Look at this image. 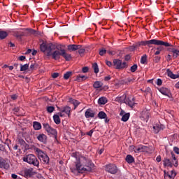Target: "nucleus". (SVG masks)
I'll use <instances>...</instances> for the list:
<instances>
[{"label":"nucleus","instance_id":"nucleus-30","mask_svg":"<svg viewBox=\"0 0 179 179\" xmlns=\"http://www.w3.org/2000/svg\"><path fill=\"white\" fill-rule=\"evenodd\" d=\"M98 118H99V120H104L107 118V114L104 113V111H100L98 113Z\"/></svg>","mask_w":179,"mask_h":179},{"label":"nucleus","instance_id":"nucleus-19","mask_svg":"<svg viewBox=\"0 0 179 179\" xmlns=\"http://www.w3.org/2000/svg\"><path fill=\"white\" fill-rule=\"evenodd\" d=\"M37 139L38 141H39V142H41L42 143H47V136H45V134H39L37 136Z\"/></svg>","mask_w":179,"mask_h":179},{"label":"nucleus","instance_id":"nucleus-4","mask_svg":"<svg viewBox=\"0 0 179 179\" xmlns=\"http://www.w3.org/2000/svg\"><path fill=\"white\" fill-rule=\"evenodd\" d=\"M117 101H119V103H124L127 106L131 107V108H134L135 106H136V103H135V98L127 99V94H124L120 98H117Z\"/></svg>","mask_w":179,"mask_h":179},{"label":"nucleus","instance_id":"nucleus-20","mask_svg":"<svg viewBox=\"0 0 179 179\" xmlns=\"http://www.w3.org/2000/svg\"><path fill=\"white\" fill-rule=\"evenodd\" d=\"M159 92H160V93H162V94H163L164 96H169L170 93V90L166 87H162L159 89Z\"/></svg>","mask_w":179,"mask_h":179},{"label":"nucleus","instance_id":"nucleus-62","mask_svg":"<svg viewBox=\"0 0 179 179\" xmlns=\"http://www.w3.org/2000/svg\"><path fill=\"white\" fill-rule=\"evenodd\" d=\"M11 177H12V178H13V179H16V178H17V175H16V174H15V173H13V174L11 175Z\"/></svg>","mask_w":179,"mask_h":179},{"label":"nucleus","instance_id":"nucleus-42","mask_svg":"<svg viewBox=\"0 0 179 179\" xmlns=\"http://www.w3.org/2000/svg\"><path fill=\"white\" fill-rule=\"evenodd\" d=\"M73 157H75V159H76V162H78V160H79V157L81 156L79 152H73L72 154Z\"/></svg>","mask_w":179,"mask_h":179},{"label":"nucleus","instance_id":"nucleus-27","mask_svg":"<svg viewBox=\"0 0 179 179\" xmlns=\"http://www.w3.org/2000/svg\"><path fill=\"white\" fill-rule=\"evenodd\" d=\"M86 79H87V76L80 74L76 77L77 82H83V80H86Z\"/></svg>","mask_w":179,"mask_h":179},{"label":"nucleus","instance_id":"nucleus-32","mask_svg":"<svg viewBox=\"0 0 179 179\" xmlns=\"http://www.w3.org/2000/svg\"><path fill=\"white\" fill-rule=\"evenodd\" d=\"M8 37V32L5 31H0V40H3Z\"/></svg>","mask_w":179,"mask_h":179},{"label":"nucleus","instance_id":"nucleus-9","mask_svg":"<svg viewBox=\"0 0 179 179\" xmlns=\"http://www.w3.org/2000/svg\"><path fill=\"white\" fill-rule=\"evenodd\" d=\"M105 169L106 171L110 173V174H117L118 172V168L114 164L106 165Z\"/></svg>","mask_w":179,"mask_h":179},{"label":"nucleus","instance_id":"nucleus-38","mask_svg":"<svg viewBox=\"0 0 179 179\" xmlns=\"http://www.w3.org/2000/svg\"><path fill=\"white\" fill-rule=\"evenodd\" d=\"M92 68L94 69V73H99V65H97V63H94L92 64Z\"/></svg>","mask_w":179,"mask_h":179},{"label":"nucleus","instance_id":"nucleus-33","mask_svg":"<svg viewBox=\"0 0 179 179\" xmlns=\"http://www.w3.org/2000/svg\"><path fill=\"white\" fill-rule=\"evenodd\" d=\"M20 66L21 72H24V71H27V69H29V64H20Z\"/></svg>","mask_w":179,"mask_h":179},{"label":"nucleus","instance_id":"nucleus-48","mask_svg":"<svg viewBox=\"0 0 179 179\" xmlns=\"http://www.w3.org/2000/svg\"><path fill=\"white\" fill-rule=\"evenodd\" d=\"M58 76H59V73H53L52 74V78H53V79H57V78H58Z\"/></svg>","mask_w":179,"mask_h":179},{"label":"nucleus","instance_id":"nucleus-14","mask_svg":"<svg viewBox=\"0 0 179 179\" xmlns=\"http://www.w3.org/2000/svg\"><path fill=\"white\" fill-rule=\"evenodd\" d=\"M10 165H9V162H6L5 159L0 157V169H4L5 170H8L10 169Z\"/></svg>","mask_w":179,"mask_h":179},{"label":"nucleus","instance_id":"nucleus-59","mask_svg":"<svg viewBox=\"0 0 179 179\" xmlns=\"http://www.w3.org/2000/svg\"><path fill=\"white\" fill-rule=\"evenodd\" d=\"M110 79H111V76H107L104 78V80H106V82L110 80Z\"/></svg>","mask_w":179,"mask_h":179},{"label":"nucleus","instance_id":"nucleus-41","mask_svg":"<svg viewBox=\"0 0 179 179\" xmlns=\"http://www.w3.org/2000/svg\"><path fill=\"white\" fill-rule=\"evenodd\" d=\"M137 70H138V65H137V64H134V65L131 66V68H130V71H131V72H132V73L136 72Z\"/></svg>","mask_w":179,"mask_h":179},{"label":"nucleus","instance_id":"nucleus-2","mask_svg":"<svg viewBox=\"0 0 179 179\" xmlns=\"http://www.w3.org/2000/svg\"><path fill=\"white\" fill-rule=\"evenodd\" d=\"M94 168V164L87 156L80 155L76 162V168L71 169V172L76 176L83 174V173H90Z\"/></svg>","mask_w":179,"mask_h":179},{"label":"nucleus","instance_id":"nucleus-54","mask_svg":"<svg viewBox=\"0 0 179 179\" xmlns=\"http://www.w3.org/2000/svg\"><path fill=\"white\" fill-rule=\"evenodd\" d=\"M78 50L79 54H85V49L80 48V49H78Z\"/></svg>","mask_w":179,"mask_h":179},{"label":"nucleus","instance_id":"nucleus-13","mask_svg":"<svg viewBox=\"0 0 179 179\" xmlns=\"http://www.w3.org/2000/svg\"><path fill=\"white\" fill-rule=\"evenodd\" d=\"M33 168H25L24 169V177L25 178H31L34 176V171H33Z\"/></svg>","mask_w":179,"mask_h":179},{"label":"nucleus","instance_id":"nucleus-6","mask_svg":"<svg viewBox=\"0 0 179 179\" xmlns=\"http://www.w3.org/2000/svg\"><path fill=\"white\" fill-rule=\"evenodd\" d=\"M164 44H161V45H163L164 47H168L166 50L169 51V52L173 53V59H176V58L179 57V50L176 48V46H174L173 44L169 43V42H164Z\"/></svg>","mask_w":179,"mask_h":179},{"label":"nucleus","instance_id":"nucleus-43","mask_svg":"<svg viewBox=\"0 0 179 179\" xmlns=\"http://www.w3.org/2000/svg\"><path fill=\"white\" fill-rule=\"evenodd\" d=\"M129 150L130 151V152H134V153H136V146H135V145H130L129 147Z\"/></svg>","mask_w":179,"mask_h":179},{"label":"nucleus","instance_id":"nucleus-18","mask_svg":"<svg viewBox=\"0 0 179 179\" xmlns=\"http://www.w3.org/2000/svg\"><path fill=\"white\" fill-rule=\"evenodd\" d=\"M94 115H96V114L94 113V112H93V110H92L91 108L87 109V110L85 113V118H94Z\"/></svg>","mask_w":179,"mask_h":179},{"label":"nucleus","instance_id":"nucleus-10","mask_svg":"<svg viewBox=\"0 0 179 179\" xmlns=\"http://www.w3.org/2000/svg\"><path fill=\"white\" fill-rule=\"evenodd\" d=\"M113 65L116 66V69H124V68H127V62H124L122 63V61L117 59L113 60Z\"/></svg>","mask_w":179,"mask_h":179},{"label":"nucleus","instance_id":"nucleus-22","mask_svg":"<svg viewBox=\"0 0 179 179\" xmlns=\"http://www.w3.org/2000/svg\"><path fill=\"white\" fill-rule=\"evenodd\" d=\"M59 111L61 113H65V114H67L69 117V114L71 113V107L64 106V107L62 108L61 109H59Z\"/></svg>","mask_w":179,"mask_h":179},{"label":"nucleus","instance_id":"nucleus-57","mask_svg":"<svg viewBox=\"0 0 179 179\" xmlns=\"http://www.w3.org/2000/svg\"><path fill=\"white\" fill-rule=\"evenodd\" d=\"M18 59H19L20 61H24V59H26V56H20V57H18Z\"/></svg>","mask_w":179,"mask_h":179},{"label":"nucleus","instance_id":"nucleus-35","mask_svg":"<svg viewBox=\"0 0 179 179\" xmlns=\"http://www.w3.org/2000/svg\"><path fill=\"white\" fill-rule=\"evenodd\" d=\"M72 75H73V73L72 71H67L66 73L64 74V79H65V80H68V79H69V78H71Z\"/></svg>","mask_w":179,"mask_h":179},{"label":"nucleus","instance_id":"nucleus-58","mask_svg":"<svg viewBox=\"0 0 179 179\" xmlns=\"http://www.w3.org/2000/svg\"><path fill=\"white\" fill-rule=\"evenodd\" d=\"M10 98L12 99V100H16L17 99V95L13 94V95H11Z\"/></svg>","mask_w":179,"mask_h":179},{"label":"nucleus","instance_id":"nucleus-49","mask_svg":"<svg viewBox=\"0 0 179 179\" xmlns=\"http://www.w3.org/2000/svg\"><path fill=\"white\" fill-rule=\"evenodd\" d=\"M162 83H163V81L162 80V79L158 78L157 80V86H162Z\"/></svg>","mask_w":179,"mask_h":179},{"label":"nucleus","instance_id":"nucleus-63","mask_svg":"<svg viewBox=\"0 0 179 179\" xmlns=\"http://www.w3.org/2000/svg\"><path fill=\"white\" fill-rule=\"evenodd\" d=\"M135 48H136V46H130L129 47L130 51H134L135 50Z\"/></svg>","mask_w":179,"mask_h":179},{"label":"nucleus","instance_id":"nucleus-52","mask_svg":"<svg viewBox=\"0 0 179 179\" xmlns=\"http://www.w3.org/2000/svg\"><path fill=\"white\" fill-rule=\"evenodd\" d=\"M34 68H36V63L34 64H31L29 66V69L30 71H33L34 69Z\"/></svg>","mask_w":179,"mask_h":179},{"label":"nucleus","instance_id":"nucleus-7","mask_svg":"<svg viewBox=\"0 0 179 179\" xmlns=\"http://www.w3.org/2000/svg\"><path fill=\"white\" fill-rule=\"evenodd\" d=\"M164 44V41L157 40V39H151L150 41H143L140 43V45H148V47H152V45H162Z\"/></svg>","mask_w":179,"mask_h":179},{"label":"nucleus","instance_id":"nucleus-3","mask_svg":"<svg viewBox=\"0 0 179 179\" xmlns=\"http://www.w3.org/2000/svg\"><path fill=\"white\" fill-rule=\"evenodd\" d=\"M164 167H178V159L176 157V154L171 152L170 155H167L162 160Z\"/></svg>","mask_w":179,"mask_h":179},{"label":"nucleus","instance_id":"nucleus-31","mask_svg":"<svg viewBox=\"0 0 179 179\" xmlns=\"http://www.w3.org/2000/svg\"><path fill=\"white\" fill-rule=\"evenodd\" d=\"M34 129L36 131H39V129L41 128V124L38 122H34Z\"/></svg>","mask_w":179,"mask_h":179},{"label":"nucleus","instance_id":"nucleus-8","mask_svg":"<svg viewBox=\"0 0 179 179\" xmlns=\"http://www.w3.org/2000/svg\"><path fill=\"white\" fill-rule=\"evenodd\" d=\"M36 152L38 154L39 159L43 164H50V157L44 153L40 148H36Z\"/></svg>","mask_w":179,"mask_h":179},{"label":"nucleus","instance_id":"nucleus-39","mask_svg":"<svg viewBox=\"0 0 179 179\" xmlns=\"http://www.w3.org/2000/svg\"><path fill=\"white\" fill-rule=\"evenodd\" d=\"M147 61H148V55H144L143 56L141 57V64H146Z\"/></svg>","mask_w":179,"mask_h":179},{"label":"nucleus","instance_id":"nucleus-26","mask_svg":"<svg viewBox=\"0 0 179 179\" xmlns=\"http://www.w3.org/2000/svg\"><path fill=\"white\" fill-rule=\"evenodd\" d=\"M107 98L105 96H101L98 100V104H100L101 106H104V104H106L107 103Z\"/></svg>","mask_w":179,"mask_h":179},{"label":"nucleus","instance_id":"nucleus-21","mask_svg":"<svg viewBox=\"0 0 179 179\" xmlns=\"http://www.w3.org/2000/svg\"><path fill=\"white\" fill-rule=\"evenodd\" d=\"M125 160L129 164H132V163H135V158H134L133 156L131 155H127Z\"/></svg>","mask_w":179,"mask_h":179},{"label":"nucleus","instance_id":"nucleus-36","mask_svg":"<svg viewBox=\"0 0 179 179\" xmlns=\"http://www.w3.org/2000/svg\"><path fill=\"white\" fill-rule=\"evenodd\" d=\"M14 37H16L17 38H21L24 36V33L23 32H20V31H15L13 34Z\"/></svg>","mask_w":179,"mask_h":179},{"label":"nucleus","instance_id":"nucleus-64","mask_svg":"<svg viewBox=\"0 0 179 179\" xmlns=\"http://www.w3.org/2000/svg\"><path fill=\"white\" fill-rule=\"evenodd\" d=\"M176 89H179V81L175 85Z\"/></svg>","mask_w":179,"mask_h":179},{"label":"nucleus","instance_id":"nucleus-53","mask_svg":"<svg viewBox=\"0 0 179 179\" xmlns=\"http://www.w3.org/2000/svg\"><path fill=\"white\" fill-rule=\"evenodd\" d=\"M173 151L175 152V153H176V155H179V148L178 147H174Z\"/></svg>","mask_w":179,"mask_h":179},{"label":"nucleus","instance_id":"nucleus-23","mask_svg":"<svg viewBox=\"0 0 179 179\" xmlns=\"http://www.w3.org/2000/svg\"><path fill=\"white\" fill-rule=\"evenodd\" d=\"M124 85H131L135 82V78H127L122 80Z\"/></svg>","mask_w":179,"mask_h":179},{"label":"nucleus","instance_id":"nucleus-25","mask_svg":"<svg viewBox=\"0 0 179 179\" xmlns=\"http://www.w3.org/2000/svg\"><path fill=\"white\" fill-rule=\"evenodd\" d=\"M166 73H167L168 76L169 78H171V79H177L178 78V75H176V74L173 73V72L171 71L170 69H167Z\"/></svg>","mask_w":179,"mask_h":179},{"label":"nucleus","instance_id":"nucleus-28","mask_svg":"<svg viewBox=\"0 0 179 179\" xmlns=\"http://www.w3.org/2000/svg\"><path fill=\"white\" fill-rule=\"evenodd\" d=\"M53 120L57 125H59V124H61V119L59 118V115H53Z\"/></svg>","mask_w":179,"mask_h":179},{"label":"nucleus","instance_id":"nucleus-34","mask_svg":"<svg viewBox=\"0 0 179 179\" xmlns=\"http://www.w3.org/2000/svg\"><path fill=\"white\" fill-rule=\"evenodd\" d=\"M101 86H103V83L101 81H96L93 85V87H94V89H100Z\"/></svg>","mask_w":179,"mask_h":179},{"label":"nucleus","instance_id":"nucleus-47","mask_svg":"<svg viewBox=\"0 0 179 179\" xmlns=\"http://www.w3.org/2000/svg\"><path fill=\"white\" fill-rule=\"evenodd\" d=\"M82 71L83 73H87V72H89V67L85 66L82 69Z\"/></svg>","mask_w":179,"mask_h":179},{"label":"nucleus","instance_id":"nucleus-61","mask_svg":"<svg viewBox=\"0 0 179 179\" xmlns=\"http://www.w3.org/2000/svg\"><path fill=\"white\" fill-rule=\"evenodd\" d=\"M8 45H9V47H10L11 48H13V47H15L14 43H12V42H10V43H8Z\"/></svg>","mask_w":179,"mask_h":179},{"label":"nucleus","instance_id":"nucleus-50","mask_svg":"<svg viewBox=\"0 0 179 179\" xmlns=\"http://www.w3.org/2000/svg\"><path fill=\"white\" fill-rule=\"evenodd\" d=\"M172 57H171V55H168L166 57V59L167 61V62H170V61H171L172 59Z\"/></svg>","mask_w":179,"mask_h":179},{"label":"nucleus","instance_id":"nucleus-11","mask_svg":"<svg viewBox=\"0 0 179 179\" xmlns=\"http://www.w3.org/2000/svg\"><path fill=\"white\" fill-rule=\"evenodd\" d=\"M150 150V148L149 147L140 144L138 145H136V153H141L142 152H144L145 153H149Z\"/></svg>","mask_w":179,"mask_h":179},{"label":"nucleus","instance_id":"nucleus-24","mask_svg":"<svg viewBox=\"0 0 179 179\" xmlns=\"http://www.w3.org/2000/svg\"><path fill=\"white\" fill-rule=\"evenodd\" d=\"M164 178L165 179H174L176 176H177V173H174V175H171L170 172H166V171H164Z\"/></svg>","mask_w":179,"mask_h":179},{"label":"nucleus","instance_id":"nucleus-45","mask_svg":"<svg viewBox=\"0 0 179 179\" xmlns=\"http://www.w3.org/2000/svg\"><path fill=\"white\" fill-rule=\"evenodd\" d=\"M107 52V50L104 48H102L99 50V55H101V57H103V55H104V54H106Z\"/></svg>","mask_w":179,"mask_h":179},{"label":"nucleus","instance_id":"nucleus-5","mask_svg":"<svg viewBox=\"0 0 179 179\" xmlns=\"http://www.w3.org/2000/svg\"><path fill=\"white\" fill-rule=\"evenodd\" d=\"M22 160L29 164H33V166H35V167H38L40 166L38 159H37V157L33 154H29L24 157Z\"/></svg>","mask_w":179,"mask_h":179},{"label":"nucleus","instance_id":"nucleus-16","mask_svg":"<svg viewBox=\"0 0 179 179\" xmlns=\"http://www.w3.org/2000/svg\"><path fill=\"white\" fill-rule=\"evenodd\" d=\"M164 125L161 124H156L155 126H153V131L155 134H159L160 131H163L164 129Z\"/></svg>","mask_w":179,"mask_h":179},{"label":"nucleus","instance_id":"nucleus-17","mask_svg":"<svg viewBox=\"0 0 179 179\" xmlns=\"http://www.w3.org/2000/svg\"><path fill=\"white\" fill-rule=\"evenodd\" d=\"M80 48H82L81 45L71 44L67 46V50L70 52L77 51V50H79Z\"/></svg>","mask_w":179,"mask_h":179},{"label":"nucleus","instance_id":"nucleus-37","mask_svg":"<svg viewBox=\"0 0 179 179\" xmlns=\"http://www.w3.org/2000/svg\"><path fill=\"white\" fill-rule=\"evenodd\" d=\"M129 115H130L129 113H125L124 115H123L122 117V121H123V122H127V121L129 120Z\"/></svg>","mask_w":179,"mask_h":179},{"label":"nucleus","instance_id":"nucleus-46","mask_svg":"<svg viewBox=\"0 0 179 179\" xmlns=\"http://www.w3.org/2000/svg\"><path fill=\"white\" fill-rule=\"evenodd\" d=\"M26 31H27L28 33H29V34H36V30L34 29H25Z\"/></svg>","mask_w":179,"mask_h":179},{"label":"nucleus","instance_id":"nucleus-56","mask_svg":"<svg viewBox=\"0 0 179 179\" xmlns=\"http://www.w3.org/2000/svg\"><path fill=\"white\" fill-rule=\"evenodd\" d=\"M106 64L108 66H113V63L108 60L106 61Z\"/></svg>","mask_w":179,"mask_h":179},{"label":"nucleus","instance_id":"nucleus-12","mask_svg":"<svg viewBox=\"0 0 179 179\" xmlns=\"http://www.w3.org/2000/svg\"><path fill=\"white\" fill-rule=\"evenodd\" d=\"M43 128H45V131L48 132V135H53L55 136L57 135V130L53 129L52 127H50V124L47 123H44Z\"/></svg>","mask_w":179,"mask_h":179},{"label":"nucleus","instance_id":"nucleus-15","mask_svg":"<svg viewBox=\"0 0 179 179\" xmlns=\"http://www.w3.org/2000/svg\"><path fill=\"white\" fill-rule=\"evenodd\" d=\"M149 117H150V113H149V110H144L141 112V119L143 121H149Z\"/></svg>","mask_w":179,"mask_h":179},{"label":"nucleus","instance_id":"nucleus-29","mask_svg":"<svg viewBox=\"0 0 179 179\" xmlns=\"http://www.w3.org/2000/svg\"><path fill=\"white\" fill-rule=\"evenodd\" d=\"M69 102L71 103V104H73L74 110H76V108L78 107V106H79V104H80V103L78 100H75L73 99H70Z\"/></svg>","mask_w":179,"mask_h":179},{"label":"nucleus","instance_id":"nucleus-44","mask_svg":"<svg viewBox=\"0 0 179 179\" xmlns=\"http://www.w3.org/2000/svg\"><path fill=\"white\" fill-rule=\"evenodd\" d=\"M160 59H162V57H159V56H155L154 57V62H155V64H159V62H160Z\"/></svg>","mask_w":179,"mask_h":179},{"label":"nucleus","instance_id":"nucleus-55","mask_svg":"<svg viewBox=\"0 0 179 179\" xmlns=\"http://www.w3.org/2000/svg\"><path fill=\"white\" fill-rule=\"evenodd\" d=\"M156 161L157 162V163H160V162H162V156L158 155L156 158Z\"/></svg>","mask_w":179,"mask_h":179},{"label":"nucleus","instance_id":"nucleus-60","mask_svg":"<svg viewBox=\"0 0 179 179\" xmlns=\"http://www.w3.org/2000/svg\"><path fill=\"white\" fill-rule=\"evenodd\" d=\"M129 59H131V55H127L125 56V61H129Z\"/></svg>","mask_w":179,"mask_h":179},{"label":"nucleus","instance_id":"nucleus-51","mask_svg":"<svg viewBox=\"0 0 179 179\" xmlns=\"http://www.w3.org/2000/svg\"><path fill=\"white\" fill-rule=\"evenodd\" d=\"M93 132H94V129H91L90 131L86 133V135H88V136H92L93 135Z\"/></svg>","mask_w":179,"mask_h":179},{"label":"nucleus","instance_id":"nucleus-40","mask_svg":"<svg viewBox=\"0 0 179 179\" xmlns=\"http://www.w3.org/2000/svg\"><path fill=\"white\" fill-rule=\"evenodd\" d=\"M46 110L49 114H51V113H54V111H55V108L54 106H48Z\"/></svg>","mask_w":179,"mask_h":179},{"label":"nucleus","instance_id":"nucleus-1","mask_svg":"<svg viewBox=\"0 0 179 179\" xmlns=\"http://www.w3.org/2000/svg\"><path fill=\"white\" fill-rule=\"evenodd\" d=\"M40 49L42 52L45 53L46 57H52V59H55V61H59L61 57H63L66 61H71V59H72V56L71 54H68L65 49L61 48L57 50V46L51 43H43L40 45Z\"/></svg>","mask_w":179,"mask_h":179}]
</instances>
